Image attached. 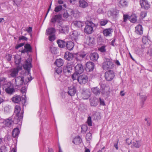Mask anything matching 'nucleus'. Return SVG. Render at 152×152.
I'll use <instances>...</instances> for the list:
<instances>
[{"label":"nucleus","mask_w":152,"mask_h":152,"mask_svg":"<svg viewBox=\"0 0 152 152\" xmlns=\"http://www.w3.org/2000/svg\"><path fill=\"white\" fill-rule=\"evenodd\" d=\"M21 57L20 56L15 57V61L16 64L17 65V67H18L20 70H21L23 66L24 68L29 73L30 71L31 68L32 67L29 59H28L26 61V64L24 65L21 63Z\"/></svg>","instance_id":"f257e3e1"},{"label":"nucleus","mask_w":152,"mask_h":152,"mask_svg":"<svg viewBox=\"0 0 152 152\" xmlns=\"http://www.w3.org/2000/svg\"><path fill=\"white\" fill-rule=\"evenodd\" d=\"M21 108L19 105H16L15 106L14 113L15 116L14 119V122L15 124H17L18 123L22 120L23 117V111L22 110L20 113Z\"/></svg>","instance_id":"f03ea898"},{"label":"nucleus","mask_w":152,"mask_h":152,"mask_svg":"<svg viewBox=\"0 0 152 152\" xmlns=\"http://www.w3.org/2000/svg\"><path fill=\"white\" fill-rule=\"evenodd\" d=\"M114 64L111 58H104V60L102 64V67L104 70L111 69L114 67Z\"/></svg>","instance_id":"7ed1b4c3"},{"label":"nucleus","mask_w":152,"mask_h":152,"mask_svg":"<svg viewBox=\"0 0 152 152\" xmlns=\"http://www.w3.org/2000/svg\"><path fill=\"white\" fill-rule=\"evenodd\" d=\"M3 86L5 88V92L8 94H12L15 91L13 85L10 81L3 84Z\"/></svg>","instance_id":"20e7f679"},{"label":"nucleus","mask_w":152,"mask_h":152,"mask_svg":"<svg viewBox=\"0 0 152 152\" xmlns=\"http://www.w3.org/2000/svg\"><path fill=\"white\" fill-rule=\"evenodd\" d=\"M95 27V24L92 21H90L86 25L84 29V32L87 34H90L94 32V28Z\"/></svg>","instance_id":"39448f33"},{"label":"nucleus","mask_w":152,"mask_h":152,"mask_svg":"<svg viewBox=\"0 0 152 152\" xmlns=\"http://www.w3.org/2000/svg\"><path fill=\"white\" fill-rule=\"evenodd\" d=\"M73 65L71 63H67L66 65L64 66L63 71L65 74H71L72 72Z\"/></svg>","instance_id":"423d86ee"},{"label":"nucleus","mask_w":152,"mask_h":152,"mask_svg":"<svg viewBox=\"0 0 152 152\" xmlns=\"http://www.w3.org/2000/svg\"><path fill=\"white\" fill-rule=\"evenodd\" d=\"M77 80L80 84L81 85L84 84L88 81V77L86 75L83 74L78 76Z\"/></svg>","instance_id":"0eeeda50"},{"label":"nucleus","mask_w":152,"mask_h":152,"mask_svg":"<svg viewBox=\"0 0 152 152\" xmlns=\"http://www.w3.org/2000/svg\"><path fill=\"white\" fill-rule=\"evenodd\" d=\"M104 77L107 81H110L115 77L114 72L112 70H108L105 72Z\"/></svg>","instance_id":"6e6552de"},{"label":"nucleus","mask_w":152,"mask_h":152,"mask_svg":"<svg viewBox=\"0 0 152 152\" xmlns=\"http://www.w3.org/2000/svg\"><path fill=\"white\" fill-rule=\"evenodd\" d=\"M23 83L26 84V83L24 82V78L23 76H19L15 77V84L16 86H21Z\"/></svg>","instance_id":"1a4fd4ad"},{"label":"nucleus","mask_w":152,"mask_h":152,"mask_svg":"<svg viewBox=\"0 0 152 152\" xmlns=\"http://www.w3.org/2000/svg\"><path fill=\"white\" fill-rule=\"evenodd\" d=\"M140 5L142 9L147 10L150 7V4L147 0H140Z\"/></svg>","instance_id":"9d476101"},{"label":"nucleus","mask_w":152,"mask_h":152,"mask_svg":"<svg viewBox=\"0 0 152 152\" xmlns=\"http://www.w3.org/2000/svg\"><path fill=\"white\" fill-rule=\"evenodd\" d=\"M62 12L63 17L66 19L74 14L73 10L71 9H68L67 10L64 9L63 10H62Z\"/></svg>","instance_id":"9b49d317"},{"label":"nucleus","mask_w":152,"mask_h":152,"mask_svg":"<svg viewBox=\"0 0 152 152\" xmlns=\"http://www.w3.org/2000/svg\"><path fill=\"white\" fill-rule=\"evenodd\" d=\"M90 91L89 89L83 88L82 90V96L84 99H88L90 97Z\"/></svg>","instance_id":"f8f14e48"},{"label":"nucleus","mask_w":152,"mask_h":152,"mask_svg":"<svg viewBox=\"0 0 152 152\" xmlns=\"http://www.w3.org/2000/svg\"><path fill=\"white\" fill-rule=\"evenodd\" d=\"M75 72L77 74H80L84 71L83 66L81 64H77L75 67Z\"/></svg>","instance_id":"ddd939ff"},{"label":"nucleus","mask_w":152,"mask_h":152,"mask_svg":"<svg viewBox=\"0 0 152 152\" xmlns=\"http://www.w3.org/2000/svg\"><path fill=\"white\" fill-rule=\"evenodd\" d=\"M24 47V49L21 51L22 53H28L32 52V48L29 44H26Z\"/></svg>","instance_id":"4468645a"},{"label":"nucleus","mask_w":152,"mask_h":152,"mask_svg":"<svg viewBox=\"0 0 152 152\" xmlns=\"http://www.w3.org/2000/svg\"><path fill=\"white\" fill-rule=\"evenodd\" d=\"M61 18L62 16L61 14L55 15L51 18L50 22L53 24H55L56 22L59 23Z\"/></svg>","instance_id":"2eb2a0df"},{"label":"nucleus","mask_w":152,"mask_h":152,"mask_svg":"<svg viewBox=\"0 0 152 152\" xmlns=\"http://www.w3.org/2000/svg\"><path fill=\"white\" fill-rule=\"evenodd\" d=\"M119 11L116 9H113L109 11L108 12V14L113 18H116L119 14Z\"/></svg>","instance_id":"dca6fc26"},{"label":"nucleus","mask_w":152,"mask_h":152,"mask_svg":"<svg viewBox=\"0 0 152 152\" xmlns=\"http://www.w3.org/2000/svg\"><path fill=\"white\" fill-rule=\"evenodd\" d=\"M88 5V3L87 0H79L78 2V6L82 8L87 7Z\"/></svg>","instance_id":"f3484780"},{"label":"nucleus","mask_w":152,"mask_h":152,"mask_svg":"<svg viewBox=\"0 0 152 152\" xmlns=\"http://www.w3.org/2000/svg\"><path fill=\"white\" fill-rule=\"evenodd\" d=\"M86 69L88 72L92 71L94 67V63L92 62L89 61L86 63Z\"/></svg>","instance_id":"a211bd4d"},{"label":"nucleus","mask_w":152,"mask_h":152,"mask_svg":"<svg viewBox=\"0 0 152 152\" xmlns=\"http://www.w3.org/2000/svg\"><path fill=\"white\" fill-rule=\"evenodd\" d=\"M89 101L91 106L96 107L97 105L99 100L98 98L95 97H94L90 98Z\"/></svg>","instance_id":"6ab92c4d"},{"label":"nucleus","mask_w":152,"mask_h":152,"mask_svg":"<svg viewBox=\"0 0 152 152\" xmlns=\"http://www.w3.org/2000/svg\"><path fill=\"white\" fill-rule=\"evenodd\" d=\"M76 92V87L74 86H71L68 87V94L71 96H74Z\"/></svg>","instance_id":"aec40b11"},{"label":"nucleus","mask_w":152,"mask_h":152,"mask_svg":"<svg viewBox=\"0 0 152 152\" xmlns=\"http://www.w3.org/2000/svg\"><path fill=\"white\" fill-rule=\"evenodd\" d=\"M113 32V29L111 28H109L104 29L102 33L104 36L108 37L111 36Z\"/></svg>","instance_id":"412c9836"},{"label":"nucleus","mask_w":152,"mask_h":152,"mask_svg":"<svg viewBox=\"0 0 152 152\" xmlns=\"http://www.w3.org/2000/svg\"><path fill=\"white\" fill-rule=\"evenodd\" d=\"M86 54L83 53H79L76 54L75 59L77 61H81L86 56Z\"/></svg>","instance_id":"4be33fe9"},{"label":"nucleus","mask_w":152,"mask_h":152,"mask_svg":"<svg viewBox=\"0 0 152 152\" xmlns=\"http://www.w3.org/2000/svg\"><path fill=\"white\" fill-rule=\"evenodd\" d=\"M75 45L74 42L71 41H68L66 42L65 48L69 50L73 49Z\"/></svg>","instance_id":"5701e85b"},{"label":"nucleus","mask_w":152,"mask_h":152,"mask_svg":"<svg viewBox=\"0 0 152 152\" xmlns=\"http://www.w3.org/2000/svg\"><path fill=\"white\" fill-rule=\"evenodd\" d=\"M74 57L73 54L69 52H66L65 53L64 58L68 61H71Z\"/></svg>","instance_id":"b1692460"},{"label":"nucleus","mask_w":152,"mask_h":152,"mask_svg":"<svg viewBox=\"0 0 152 152\" xmlns=\"http://www.w3.org/2000/svg\"><path fill=\"white\" fill-rule=\"evenodd\" d=\"M21 100V96L20 95H15L12 98L11 100L14 103H19Z\"/></svg>","instance_id":"393cba45"},{"label":"nucleus","mask_w":152,"mask_h":152,"mask_svg":"<svg viewBox=\"0 0 152 152\" xmlns=\"http://www.w3.org/2000/svg\"><path fill=\"white\" fill-rule=\"evenodd\" d=\"M129 2L127 0H120L118 5L121 7H126L128 6Z\"/></svg>","instance_id":"a878e982"},{"label":"nucleus","mask_w":152,"mask_h":152,"mask_svg":"<svg viewBox=\"0 0 152 152\" xmlns=\"http://www.w3.org/2000/svg\"><path fill=\"white\" fill-rule=\"evenodd\" d=\"M74 25L77 28H81L84 26L85 23L80 21H75L73 22Z\"/></svg>","instance_id":"bb28decb"},{"label":"nucleus","mask_w":152,"mask_h":152,"mask_svg":"<svg viewBox=\"0 0 152 152\" xmlns=\"http://www.w3.org/2000/svg\"><path fill=\"white\" fill-rule=\"evenodd\" d=\"M60 33L63 34L68 33L69 31V28L66 25L61 26L59 29Z\"/></svg>","instance_id":"cd10ccee"},{"label":"nucleus","mask_w":152,"mask_h":152,"mask_svg":"<svg viewBox=\"0 0 152 152\" xmlns=\"http://www.w3.org/2000/svg\"><path fill=\"white\" fill-rule=\"evenodd\" d=\"M20 70L18 67L14 68L10 70V75L12 77H15L18 75L19 71Z\"/></svg>","instance_id":"c85d7f7f"},{"label":"nucleus","mask_w":152,"mask_h":152,"mask_svg":"<svg viewBox=\"0 0 152 152\" xmlns=\"http://www.w3.org/2000/svg\"><path fill=\"white\" fill-rule=\"evenodd\" d=\"M99 57V55L96 53H91L90 55V59L94 61H97Z\"/></svg>","instance_id":"c756f323"},{"label":"nucleus","mask_w":152,"mask_h":152,"mask_svg":"<svg viewBox=\"0 0 152 152\" xmlns=\"http://www.w3.org/2000/svg\"><path fill=\"white\" fill-rule=\"evenodd\" d=\"M136 32L139 35H141L143 33L142 27L140 24L138 25L135 27Z\"/></svg>","instance_id":"7c9ffc66"},{"label":"nucleus","mask_w":152,"mask_h":152,"mask_svg":"<svg viewBox=\"0 0 152 152\" xmlns=\"http://www.w3.org/2000/svg\"><path fill=\"white\" fill-rule=\"evenodd\" d=\"M147 98V96L146 95H141L140 97V103L141 107L142 108L144 107V102Z\"/></svg>","instance_id":"2f4dec72"},{"label":"nucleus","mask_w":152,"mask_h":152,"mask_svg":"<svg viewBox=\"0 0 152 152\" xmlns=\"http://www.w3.org/2000/svg\"><path fill=\"white\" fill-rule=\"evenodd\" d=\"M57 43L58 46L61 48H65L66 42L64 40L59 39L57 40Z\"/></svg>","instance_id":"473e14b6"},{"label":"nucleus","mask_w":152,"mask_h":152,"mask_svg":"<svg viewBox=\"0 0 152 152\" xmlns=\"http://www.w3.org/2000/svg\"><path fill=\"white\" fill-rule=\"evenodd\" d=\"M20 131L17 127L14 129L12 132V135L14 138L18 137L20 133Z\"/></svg>","instance_id":"72a5a7b5"},{"label":"nucleus","mask_w":152,"mask_h":152,"mask_svg":"<svg viewBox=\"0 0 152 152\" xmlns=\"http://www.w3.org/2000/svg\"><path fill=\"white\" fill-rule=\"evenodd\" d=\"M56 32V29L54 28H49L46 30V34L47 35H52Z\"/></svg>","instance_id":"f704fd0d"},{"label":"nucleus","mask_w":152,"mask_h":152,"mask_svg":"<svg viewBox=\"0 0 152 152\" xmlns=\"http://www.w3.org/2000/svg\"><path fill=\"white\" fill-rule=\"evenodd\" d=\"M54 64H56L58 67H60L64 64V61L61 58L57 59L55 61Z\"/></svg>","instance_id":"c9c22d12"},{"label":"nucleus","mask_w":152,"mask_h":152,"mask_svg":"<svg viewBox=\"0 0 152 152\" xmlns=\"http://www.w3.org/2000/svg\"><path fill=\"white\" fill-rule=\"evenodd\" d=\"M78 34L76 31H72V34L70 35L71 38L72 40L76 41L77 39Z\"/></svg>","instance_id":"e433bc0d"},{"label":"nucleus","mask_w":152,"mask_h":152,"mask_svg":"<svg viewBox=\"0 0 152 152\" xmlns=\"http://www.w3.org/2000/svg\"><path fill=\"white\" fill-rule=\"evenodd\" d=\"M129 20L132 23H134L137 21V17L136 15L132 14L129 16Z\"/></svg>","instance_id":"4c0bfd02"},{"label":"nucleus","mask_w":152,"mask_h":152,"mask_svg":"<svg viewBox=\"0 0 152 152\" xmlns=\"http://www.w3.org/2000/svg\"><path fill=\"white\" fill-rule=\"evenodd\" d=\"M92 90V92L95 95H99L100 93V91L97 87L93 88Z\"/></svg>","instance_id":"58836bf2"},{"label":"nucleus","mask_w":152,"mask_h":152,"mask_svg":"<svg viewBox=\"0 0 152 152\" xmlns=\"http://www.w3.org/2000/svg\"><path fill=\"white\" fill-rule=\"evenodd\" d=\"M12 122V119L9 118L8 119L6 120L5 122V124L6 126L10 127Z\"/></svg>","instance_id":"ea45409f"},{"label":"nucleus","mask_w":152,"mask_h":152,"mask_svg":"<svg viewBox=\"0 0 152 152\" xmlns=\"http://www.w3.org/2000/svg\"><path fill=\"white\" fill-rule=\"evenodd\" d=\"M82 139L79 136L75 137L72 141V142H81Z\"/></svg>","instance_id":"a19ab883"},{"label":"nucleus","mask_w":152,"mask_h":152,"mask_svg":"<svg viewBox=\"0 0 152 152\" xmlns=\"http://www.w3.org/2000/svg\"><path fill=\"white\" fill-rule=\"evenodd\" d=\"M63 8V6L62 5H58L55 8L54 11L56 12H58L61 10L62 11Z\"/></svg>","instance_id":"79ce46f5"},{"label":"nucleus","mask_w":152,"mask_h":152,"mask_svg":"<svg viewBox=\"0 0 152 152\" xmlns=\"http://www.w3.org/2000/svg\"><path fill=\"white\" fill-rule=\"evenodd\" d=\"M106 45H103L99 48L98 50L99 51L103 53H106Z\"/></svg>","instance_id":"37998d69"},{"label":"nucleus","mask_w":152,"mask_h":152,"mask_svg":"<svg viewBox=\"0 0 152 152\" xmlns=\"http://www.w3.org/2000/svg\"><path fill=\"white\" fill-rule=\"evenodd\" d=\"M88 129V127L86 125H83L81 126V132L83 134H85L86 133V131Z\"/></svg>","instance_id":"c03bdc74"},{"label":"nucleus","mask_w":152,"mask_h":152,"mask_svg":"<svg viewBox=\"0 0 152 152\" xmlns=\"http://www.w3.org/2000/svg\"><path fill=\"white\" fill-rule=\"evenodd\" d=\"M132 144L131 146L132 148H139L140 145L139 143H128V145H130Z\"/></svg>","instance_id":"a18cd8bd"},{"label":"nucleus","mask_w":152,"mask_h":152,"mask_svg":"<svg viewBox=\"0 0 152 152\" xmlns=\"http://www.w3.org/2000/svg\"><path fill=\"white\" fill-rule=\"evenodd\" d=\"M92 138L91 134L88 133L86 134V138L87 141L89 142L91 140Z\"/></svg>","instance_id":"49530a36"},{"label":"nucleus","mask_w":152,"mask_h":152,"mask_svg":"<svg viewBox=\"0 0 152 152\" xmlns=\"http://www.w3.org/2000/svg\"><path fill=\"white\" fill-rule=\"evenodd\" d=\"M50 52L52 54H55L56 53V48L53 46L50 47Z\"/></svg>","instance_id":"de8ad7c7"},{"label":"nucleus","mask_w":152,"mask_h":152,"mask_svg":"<svg viewBox=\"0 0 152 152\" xmlns=\"http://www.w3.org/2000/svg\"><path fill=\"white\" fill-rule=\"evenodd\" d=\"M7 78L4 77H0V83H3L4 84L7 83L6 81Z\"/></svg>","instance_id":"09e8293b"},{"label":"nucleus","mask_w":152,"mask_h":152,"mask_svg":"<svg viewBox=\"0 0 152 152\" xmlns=\"http://www.w3.org/2000/svg\"><path fill=\"white\" fill-rule=\"evenodd\" d=\"M87 122L88 126H92L91 118V116L88 117Z\"/></svg>","instance_id":"8fccbe9b"},{"label":"nucleus","mask_w":152,"mask_h":152,"mask_svg":"<svg viewBox=\"0 0 152 152\" xmlns=\"http://www.w3.org/2000/svg\"><path fill=\"white\" fill-rule=\"evenodd\" d=\"M108 21L107 20L103 19L100 21V25L101 26H104L108 23Z\"/></svg>","instance_id":"3c124183"},{"label":"nucleus","mask_w":152,"mask_h":152,"mask_svg":"<svg viewBox=\"0 0 152 152\" xmlns=\"http://www.w3.org/2000/svg\"><path fill=\"white\" fill-rule=\"evenodd\" d=\"M129 16L128 15L124 14L123 15V22L126 23L128 20H129Z\"/></svg>","instance_id":"603ef678"},{"label":"nucleus","mask_w":152,"mask_h":152,"mask_svg":"<svg viewBox=\"0 0 152 152\" xmlns=\"http://www.w3.org/2000/svg\"><path fill=\"white\" fill-rule=\"evenodd\" d=\"M49 36L48 39L50 41H52L54 40L56 38L54 34L50 35Z\"/></svg>","instance_id":"864d4df0"},{"label":"nucleus","mask_w":152,"mask_h":152,"mask_svg":"<svg viewBox=\"0 0 152 152\" xmlns=\"http://www.w3.org/2000/svg\"><path fill=\"white\" fill-rule=\"evenodd\" d=\"M99 102L100 104V105H102L103 106H105V102L104 100L103 99H102L101 98H99Z\"/></svg>","instance_id":"5fc2aeb1"},{"label":"nucleus","mask_w":152,"mask_h":152,"mask_svg":"<svg viewBox=\"0 0 152 152\" xmlns=\"http://www.w3.org/2000/svg\"><path fill=\"white\" fill-rule=\"evenodd\" d=\"M24 45V43H22L17 45L15 47L16 49H18L19 48L23 46Z\"/></svg>","instance_id":"6e6d98bb"},{"label":"nucleus","mask_w":152,"mask_h":152,"mask_svg":"<svg viewBox=\"0 0 152 152\" xmlns=\"http://www.w3.org/2000/svg\"><path fill=\"white\" fill-rule=\"evenodd\" d=\"M145 121H147L146 124L148 126H150L151 125V121L149 118H145Z\"/></svg>","instance_id":"4d7b16f0"},{"label":"nucleus","mask_w":152,"mask_h":152,"mask_svg":"<svg viewBox=\"0 0 152 152\" xmlns=\"http://www.w3.org/2000/svg\"><path fill=\"white\" fill-rule=\"evenodd\" d=\"M78 74L76 73L75 72V73L73 74L72 76V78L73 80H76L77 78V76Z\"/></svg>","instance_id":"13d9d810"},{"label":"nucleus","mask_w":152,"mask_h":152,"mask_svg":"<svg viewBox=\"0 0 152 152\" xmlns=\"http://www.w3.org/2000/svg\"><path fill=\"white\" fill-rule=\"evenodd\" d=\"M22 39H24L26 41H27L28 40V38L24 36H22L21 37H19V40H20Z\"/></svg>","instance_id":"bf43d9fd"},{"label":"nucleus","mask_w":152,"mask_h":152,"mask_svg":"<svg viewBox=\"0 0 152 152\" xmlns=\"http://www.w3.org/2000/svg\"><path fill=\"white\" fill-rule=\"evenodd\" d=\"M115 39H114L111 42V45L113 46H115L116 45L115 44Z\"/></svg>","instance_id":"052dcab7"},{"label":"nucleus","mask_w":152,"mask_h":152,"mask_svg":"<svg viewBox=\"0 0 152 152\" xmlns=\"http://www.w3.org/2000/svg\"><path fill=\"white\" fill-rule=\"evenodd\" d=\"M146 13L145 12H141V16L142 18L145 17L146 16Z\"/></svg>","instance_id":"680f3d73"},{"label":"nucleus","mask_w":152,"mask_h":152,"mask_svg":"<svg viewBox=\"0 0 152 152\" xmlns=\"http://www.w3.org/2000/svg\"><path fill=\"white\" fill-rule=\"evenodd\" d=\"M51 4H52V2L51 3V4H50V5L49 6V7L48 9V11L47 12L46 14V15H45V19L46 18L47 16V15L48 14V13L49 11H50V9L51 8Z\"/></svg>","instance_id":"e2e57ef3"},{"label":"nucleus","mask_w":152,"mask_h":152,"mask_svg":"<svg viewBox=\"0 0 152 152\" xmlns=\"http://www.w3.org/2000/svg\"><path fill=\"white\" fill-rule=\"evenodd\" d=\"M27 31L28 33H31L32 31V28L31 27H29L28 29H27Z\"/></svg>","instance_id":"0e129e2a"},{"label":"nucleus","mask_w":152,"mask_h":152,"mask_svg":"<svg viewBox=\"0 0 152 152\" xmlns=\"http://www.w3.org/2000/svg\"><path fill=\"white\" fill-rule=\"evenodd\" d=\"M99 114H98L95 113L93 115L94 116V119H97L99 118Z\"/></svg>","instance_id":"69168bd1"},{"label":"nucleus","mask_w":152,"mask_h":152,"mask_svg":"<svg viewBox=\"0 0 152 152\" xmlns=\"http://www.w3.org/2000/svg\"><path fill=\"white\" fill-rule=\"evenodd\" d=\"M21 91L23 93H24L26 91V88L25 87H23L21 89Z\"/></svg>","instance_id":"338daca9"},{"label":"nucleus","mask_w":152,"mask_h":152,"mask_svg":"<svg viewBox=\"0 0 152 152\" xmlns=\"http://www.w3.org/2000/svg\"><path fill=\"white\" fill-rule=\"evenodd\" d=\"M105 148V147L104 146L102 148L101 150H99L97 152H105V150H104Z\"/></svg>","instance_id":"774afa93"}]
</instances>
